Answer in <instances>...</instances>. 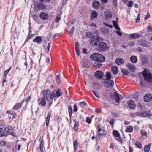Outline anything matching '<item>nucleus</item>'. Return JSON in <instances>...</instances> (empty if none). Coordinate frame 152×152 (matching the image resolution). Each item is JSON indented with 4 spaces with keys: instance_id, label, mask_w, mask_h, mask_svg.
<instances>
[{
    "instance_id": "obj_1",
    "label": "nucleus",
    "mask_w": 152,
    "mask_h": 152,
    "mask_svg": "<svg viewBox=\"0 0 152 152\" xmlns=\"http://www.w3.org/2000/svg\"><path fill=\"white\" fill-rule=\"evenodd\" d=\"M90 57L91 59L95 61L93 63L94 65L98 67H101L102 64L101 63L105 60L104 57L102 55L99 53H94L91 55Z\"/></svg>"
},
{
    "instance_id": "obj_2",
    "label": "nucleus",
    "mask_w": 152,
    "mask_h": 152,
    "mask_svg": "<svg viewBox=\"0 0 152 152\" xmlns=\"http://www.w3.org/2000/svg\"><path fill=\"white\" fill-rule=\"evenodd\" d=\"M53 94H52V93H51L50 90H48L44 92L43 98L49 102L48 103L49 107H50L52 104V99H53Z\"/></svg>"
},
{
    "instance_id": "obj_3",
    "label": "nucleus",
    "mask_w": 152,
    "mask_h": 152,
    "mask_svg": "<svg viewBox=\"0 0 152 152\" xmlns=\"http://www.w3.org/2000/svg\"><path fill=\"white\" fill-rule=\"evenodd\" d=\"M103 38L102 37L98 36H94L91 37L90 41L91 44L93 47L98 46L99 44Z\"/></svg>"
},
{
    "instance_id": "obj_4",
    "label": "nucleus",
    "mask_w": 152,
    "mask_h": 152,
    "mask_svg": "<svg viewBox=\"0 0 152 152\" xmlns=\"http://www.w3.org/2000/svg\"><path fill=\"white\" fill-rule=\"evenodd\" d=\"M143 74L145 80L152 85V74L145 70Z\"/></svg>"
},
{
    "instance_id": "obj_5",
    "label": "nucleus",
    "mask_w": 152,
    "mask_h": 152,
    "mask_svg": "<svg viewBox=\"0 0 152 152\" xmlns=\"http://www.w3.org/2000/svg\"><path fill=\"white\" fill-rule=\"evenodd\" d=\"M104 83L106 87L107 88H112L114 84V81L112 80H104Z\"/></svg>"
},
{
    "instance_id": "obj_6",
    "label": "nucleus",
    "mask_w": 152,
    "mask_h": 152,
    "mask_svg": "<svg viewBox=\"0 0 152 152\" xmlns=\"http://www.w3.org/2000/svg\"><path fill=\"white\" fill-rule=\"evenodd\" d=\"M98 46L99 50L102 51L105 50L107 48V46L106 44L104 42H100Z\"/></svg>"
},
{
    "instance_id": "obj_7",
    "label": "nucleus",
    "mask_w": 152,
    "mask_h": 152,
    "mask_svg": "<svg viewBox=\"0 0 152 152\" xmlns=\"http://www.w3.org/2000/svg\"><path fill=\"white\" fill-rule=\"evenodd\" d=\"M94 75L96 78L99 79H101L104 76V74L103 72L100 71H98L95 73Z\"/></svg>"
},
{
    "instance_id": "obj_8",
    "label": "nucleus",
    "mask_w": 152,
    "mask_h": 152,
    "mask_svg": "<svg viewBox=\"0 0 152 152\" xmlns=\"http://www.w3.org/2000/svg\"><path fill=\"white\" fill-rule=\"evenodd\" d=\"M111 98H113V97H114V99L115 100L116 102L118 103L120 101V97L119 96L118 94L116 92H114V95L113 94H111Z\"/></svg>"
},
{
    "instance_id": "obj_9",
    "label": "nucleus",
    "mask_w": 152,
    "mask_h": 152,
    "mask_svg": "<svg viewBox=\"0 0 152 152\" xmlns=\"http://www.w3.org/2000/svg\"><path fill=\"white\" fill-rule=\"evenodd\" d=\"M52 94H53V96L54 98L59 97L61 95L63 94V93L61 92V90L58 89L56 91V93L53 92H52Z\"/></svg>"
},
{
    "instance_id": "obj_10",
    "label": "nucleus",
    "mask_w": 152,
    "mask_h": 152,
    "mask_svg": "<svg viewBox=\"0 0 152 152\" xmlns=\"http://www.w3.org/2000/svg\"><path fill=\"white\" fill-rule=\"evenodd\" d=\"M100 3L99 2L96 0L94 1L92 3V6L94 8L95 10L98 9L100 7Z\"/></svg>"
},
{
    "instance_id": "obj_11",
    "label": "nucleus",
    "mask_w": 152,
    "mask_h": 152,
    "mask_svg": "<svg viewBox=\"0 0 152 152\" xmlns=\"http://www.w3.org/2000/svg\"><path fill=\"white\" fill-rule=\"evenodd\" d=\"M104 16L105 19L107 20H110L111 18L112 15L109 11L108 10L104 12Z\"/></svg>"
},
{
    "instance_id": "obj_12",
    "label": "nucleus",
    "mask_w": 152,
    "mask_h": 152,
    "mask_svg": "<svg viewBox=\"0 0 152 152\" xmlns=\"http://www.w3.org/2000/svg\"><path fill=\"white\" fill-rule=\"evenodd\" d=\"M127 103L128 107L131 109H133L135 107V104L132 100L129 101Z\"/></svg>"
},
{
    "instance_id": "obj_13",
    "label": "nucleus",
    "mask_w": 152,
    "mask_h": 152,
    "mask_svg": "<svg viewBox=\"0 0 152 152\" xmlns=\"http://www.w3.org/2000/svg\"><path fill=\"white\" fill-rule=\"evenodd\" d=\"M4 127L3 125H0V137L7 135L4 132Z\"/></svg>"
},
{
    "instance_id": "obj_14",
    "label": "nucleus",
    "mask_w": 152,
    "mask_h": 152,
    "mask_svg": "<svg viewBox=\"0 0 152 152\" xmlns=\"http://www.w3.org/2000/svg\"><path fill=\"white\" fill-rule=\"evenodd\" d=\"M40 18L43 20H46L48 18V15L44 12L41 13L39 15Z\"/></svg>"
},
{
    "instance_id": "obj_15",
    "label": "nucleus",
    "mask_w": 152,
    "mask_h": 152,
    "mask_svg": "<svg viewBox=\"0 0 152 152\" xmlns=\"http://www.w3.org/2000/svg\"><path fill=\"white\" fill-rule=\"evenodd\" d=\"M100 124H98V126L97 127V130H98V134L100 136H102L105 134V133H104V131L101 129L100 127Z\"/></svg>"
},
{
    "instance_id": "obj_16",
    "label": "nucleus",
    "mask_w": 152,
    "mask_h": 152,
    "mask_svg": "<svg viewBox=\"0 0 152 152\" xmlns=\"http://www.w3.org/2000/svg\"><path fill=\"white\" fill-rule=\"evenodd\" d=\"M127 66L130 70L132 72L134 71L135 70V67L134 65L130 63H128L127 64Z\"/></svg>"
},
{
    "instance_id": "obj_17",
    "label": "nucleus",
    "mask_w": 152,
    "mask_h": 152,
    "mask_svg": "<svg viewBox=\"0 0 152 152\" xmlns=\"http://www.w3.org/2000/svg\"><path fill=\"white\" fill-rule=\"evenodd\" d=\"M42 41V39L40 36L36 37L33 40V42H37V44H40Z\"/></svg>"
},
{
    "instance_id": "obj_18",
    "label": "nucleus",
    "mask_w": 152,
    "mask_h": 152,
    "mask_svg": "<svg viewBox=\"0 0 152 152\" xmlns=\"http://www.w3.org/2000/svg\"><path fill=\"white\" fill-rule=\"evenodd\" d=\"M91 16L90 19L91 20H94L96 18H97L98 14L97 12L95 11H93L91 13Z\"/></svg>"
},
{
    "instance_id": "obj_19",
    "label": "nucleus",
    "mask_w": 152,
    "mask_h": 152,
    "mask_svg": "<svg viewBox=\"0 0 152 152\" xmlns=\"http://www.w3.org/2000/svg\"><path fill=\"white\" fill-rule=\"evenodd\" d=\"M139 43L140 45L143 47H147L149 46L148 42L144 40L140 41L139 42Z\"/></svg>"
},
{
    "instance_id": "obj_20",
    "label": "nucleus",
    "mask_w": 152,
    "mask_h": 152,
    "mask_svg": "<svg viewBox=\"0 0 152 152\" xmlns=\"http://www.w3.org/2000/svg\"><path fill=\"white\" fill-rule=\"evenodd\" d=\"M115 63L118 65H120L124 63V60L122 58H118L116 59Z\"/></svg>"
},
{
    "instance_id": "obj_21",
    "label": "nucleus",
    "mask_w": 152,
    "mask_h": 152,
    "mask_svg": "<svg viewBox=\"0 0 152 152\" xmlns=\"http://www.w3.org/2000/svg\"><path fill=\"white\" fill-rule=\"evenodd\" d=\"M112 72L114 74H117L118 73V67L115 66H113L111 67Z\"/></svg>"
},
{
    "instance_id": "obj_22",
    "label": "nucleus",
    "mask_w": 152,
    "mask_h": 152,
    "mask_svg": "<svg viewBox=\"0 0 152 152\" xmlns=\"http://www.w3.org/2000/svg\"><path fill=\"white\" fill-rule=\"evenodd\" d=\"M38 102L39 104H41L43 106H45L46 104L45 99L43 98L42 99H39Z\"/></svg>"
},
{
    "instance_id": "obj_23",
    "label": "nucleus",
    "mask_w": 152,
    "mask_h": 152,
    "mask_svg": "<svg viewBox=\"0 0 152 152\" xmlns=\"http://www.w3.org/2000/svg\"><path fill=\"white\" fill-rule=\"evenodd\" d=\"M109 29L107 28H102L101 31L104 35H107L109 32Z\"/></svg>"
},
{
    "instance_id": "obj_24",
    "label": "nucleus",
    "mask_w": 152,
    "mask_h": 152,
    "mask_svg": "<svg viewBox=\"0 0 152 152\" xmlns=\"http://www.w3.org/2000/svg\"><path fill=\"white\" fill-rule=\"evenodd\" d=\"M131 61L134 63H136L137 60V58L135 56H132L130 58Z\"/></svg>"
},
{
    "instance_id": "obj_25",
    "label": "nucleus",
    "mask_w": 152,
    "mask_h": 152,
    "mask_svg": "<svg viewBox=\"0 0 152 152\" xmlns=\"http://www.w3.org/2000/svg\"><path fill=\"white\" fill-rule=\"evenodd\" d=\"M141 115L143 117H146L151 116V113L150 112L147 111L142 113Z\"/></svg>"
},
{
    "instance_id": "obj_26",
    "label": "nucleus",
    "mask_w": 152,
    "mask_h": 152,
    "mask_svg": "<svg viewBox=\"0 0 152 152\" xmlns=\"http://www.w3.org/2000/svg\"><path fill=\"white\" fill-rule=\"evenodd\" d=\"M22 106V104L20 103H18L16 104V105L13 107V109L17 110L19 109Z\"/></svg>"
},
{
    "instance_id": "obj_27",
    "label": "nucleus",
    "mask_w": 152,
    "mask_h": 152,
    "mask_svg": "<svg viewBox=\"0 0 152 152\" xmlns=\"http://www.w3.org/2000/svg\"><path fill=\"white\" fill-rule=\"evenodd\" d=\"M151 145L150 143L148 144V145H145L144 147V151L145 152H149L150 147Z\"/></svg>"
},
{
    "instance_id": "obj_28",
    "label": "nucleus",
    "mask_w": 152,
    "mask_h": 152,
    "mask_svg": "<svg viewBox=\"0 0 152 152\" xmlns=\"http://www.w3.org/2000/svg\"><path fill=\"white\" fill-rule=\"evenodd\" d=\"M7 133L11 134L12 133L13 129L10 126H8L6 127V129Z\"/></svg>"
},
{
    "instance_id": "obj_29",
    "label": "nucleus",
    "mask_w": 152,
    "mask_h": 152,
    "mask_svg": "<svg viewBox=\"0 0 152 152\" xmlns=\"http://www.w3.org/2000/svg\"><path fill=\"white\" fill-rule=\"evenodd\" d=\"M139 37V34L136 33L131 34L130 36V38L133 39H137Z\"/></svg>"
},
{
    "instance_id": "obj_30",
    "label": "nucleus",
    "mask_w": 152,
    "mask_h": 152,
    "mask_svg": "<svg viewBox=\"0 0 152 152\" xmlns=\"http://www.w3.org/2000/svg\"><path fill=\"white\" fill-rule=\"evenodd\" d=\"M51 115V113L50 112L49 113H48L47 114V116L46 119V126H47L48 125V124L49 122V120L50 118Z\"/></svg>"
},
{
    "instance_id": "obj_31",
    "label": "nucleus",
    "mask_w": 152,
    "mask_h": 152,
    "mask_svg": "<svg viewBox=\"0 0 152 152\" xmlns=\"http://www.w3.org/2000/svg\"><path fill=\"white\" fill-rule=\"evenodd\" d=\"M113 24L114 26L116 28V29L120 31V28L118 27V24L116 21L115 20L113 21Z\"/></svg>"
},
{
    "instance_id": "obj_32",
    "label": "nucleus",
    "mask_w": 152,
    "mask_h": 152,
    "mask_svg": "<svg viewBox=\"0 0 152 152\" xmlns=\"http://www.w3.org/2000/svg\"><path fill=\"white\" fill-rule=\"evenodd\" d=\"M133 127L131 126H128L126 129V132L129 133L132 132L133 131Z\"/></svg>"
},
{
    "instance_id": "obj_33",
    "label": "nucleus",
    "mask_w": 152,
    "mask_h": 152,
    "mask_svg": "<svg viewBox=\"0 0 152 152\" xmlns=\"http://www.w3.org/2000/svg\"><path fill=\"white\" fill-rule=\"evenodd\" d=\"M106 78L104 80H111V76L110 72H107L106 75Z\"/></svg>"
},
{
    "instance_id": "obj_34",
    "label": "nucleus",
    "mask_w": 152,
    "mask_h": 152,
    "mask_svg": "<svg viewBox=\"0 0 152 152\" xmlns=\"http://www.w3.org/2000/svg\"><path fill=\"white\" fill-rule=\"evenodd\" d=\"M144 99L145 101L149 102L151 100L152 98L149 97L148 95H145L144 97Z\"/></svg>"
},
{
    "instance_id": "obj_35",
    "label": "nucleus",
    "mask_w": 152,
    "mask_h": 152,
    "mask_svg": "<svg viewBox=\"0 0 152 152\" xmlns=\"http://www.w3.org/2000/svg\"><path fill=\"white\" fill-rule=\"evenodd\" d=\"M121 71L123 74L124 75H127L129 74L128 71L124 68H122L121 69Z\"/></svg>"
},
{
    "instance_id": "obj_36",
    "label": "nucleus",
    "mask_w": 152,
    "mask_h": 152,
    "mask_svg": "<svg viewBox=\"0 0 152 152\" xmlns=\"http://www.w3.org/2000/svg\"><path fill=\"white\" fill-rule=\"evenodd\" d=\"M38 7L39 9L42 10L46 8V6L45 4H39L38 5Z\"/></svg>"
},
{
    "instance_id": "obj_37",
    "label": "nucleus",
    "mask_w": 152,
    "mask_h": 152,
    "mask_svg": "<svg viewBox=\"0 0 152 152\" xmlns=\"http://www.w3.org/2000/svg\"><path fill=\"white\" fill-rule=\"evenodd\" d=\"M56 83L57 85H58L60 83V79L58 75H57L56 76Z\"/></svg>"
},
{
    "instance_id": "obj_38",
    "label": "nucleus",
    "mask_w": 152,
    "mask_h": 152,
    "mask_svg": "<svg viewBox=\"0 0 152 152\" xmlns=\"http://www.w3.org/2000/svg\"><path fill=\"white\" fill-rule=\"evenodd\" d=\"M113 134L116 137H118L120 136L118 132L117 131L114 130L113 131Z\"/></svg>"
},
{
    "instance_id": "obj_39",
    "label": "nucleus",
    "mask_w": 152,
    "mask_h": 152,
    "mask_svg": "<svg viewBox=\"0 0 152 152\" xmlns=\"http://www.w3.org/2000/svg\"><path fill=\"white\" fill-rule=\"evenodd\" d=\"M92 91L93 93V94H94V95L96 96L97 98H100V94H99L97 92H96L94 90H92Z\"/></svg>"
},
{
    "instance_id": "obj_40",
    "label": "nucleus",
    "mask_w": 152,
    "mask_h": 152,
    "mask_svg": "<svg viewBox=\"0 0 152 152\" xmlns=\"http://www.w3.org/2000/svg\"><path fill=\"white\" fill-rule=\"evenodd\" d=\"M134 3L132 1H129L127 4V5L128 7H131L133 5Z\"/></svg>"
},
{
    "instance_id": "obj_41",
    "label": "nucleus",
    "mask_w": 152,
    "mask_h": 152,
    "mask_svg": "<svg viewBox=\"0 0 152 152\" xmlns=\"http://www.w3.org/2000/svg\"><path fill=\"white\" fill-rule=\"evenodd\" d=\"M82 66L83 67L85 68H88L89 66V65L88 63H86L85 62H83V63Z\"/></svg>"
},
{
    "instance_id": "obj_42",
    "label": "nucleus",
    "mask_w": 152,
    "mask_h": 152,
    "mask_svg": "<svg viewBox=\"0 0 152 152\" xmlns=\"http://www.w3.org/2000/svg\"><path fill=\"white\" fill-rule=\"evenodd\" d=\"M75 51L77 56H78L80 55V49L79 47L75 48Z\"/></svg>"
},
{
    "instance_id": "obj_43",
    "label": "nucleus",
    "mask_w": 152,
    "mask_h": 152,
    "mask_svg": "<svg viewBox=\"0 0 152 152\" xmlns=\"http://www.w3.org/2000/svg\"><path fill=\"white\" fill-rule=\"evenodd\" d=\"M68 111L69 113L70 117H71L72 115V107L71 106H69L68 107Z\"/></svg>"
},
{
    "instance_id": "obj_44",
    "label": "nucleus",
    "mask_w": 152,
    "mask_h": 152,
    "mask_svg": "<svg viewBox=\"0 0 152 152\" xmlns=\"http://www.w3.org/2000/svg\"><path fill=\"white\" fill-rule=\"evenodd\" d=\"M141 133L142 134V136H147V133L143 130H141Z\"/></svg>"
},
{
    "instance_id": "obj_45",
    "label": "nucleus",
    "mask_w": 152,
    "mask_h": 152,
    "mask_svg": "<svg viewBox=\"0 0 152 152\" xmlns=\"http://www.w3.org/2000/svg\"><path fill=\"white\" fill-rule=\"evenodd\" d=\"M113 6L116 7L117 6V0H113Z\"/></svg>"
},
{
    "instance_id": "obj_46",
    "label": "nucleus",
    "mask_w": 152,
    "mask_h": 152,
    "mask_svg": "<svg viewBox=\"0 0 152 152\" xmlns=\"http://www.w3.org/2000/svg\"><path fill=\"white\" fill-rule=\"evenodd\" d=\"M74 148L76 149L77 147V143L76 140H74L73 142Z\"/></svg>"
},
{
    "instance_id": "obj_47",
    "label": "nucleus",
    "mask_w": 152,
    "mask_h": 152,
    "mask_svg": "<svg viewBox=\"0 0 152 152\" xmlns=\"http://www.w3.org/2000/svg\"><path fill=\"white\" fill-rule=\"evenodd\" d=\"M40 150L41 152H43L45 150V148L44 146V145H40Z\"/></svg>"
},
{
    "instance_id": "obj_48",
    "label": "nucleus",
    "mask_w": 152,
    "mask_h": 152,
    "mask_svg": "<svg viewBox=\"0 0 152 152\" xmlns=\"http://www.w3.org/2000/svg\"><path fill=\"white\" fill-rule=\"evenodd\" d=\"M89 26L91 27L93 26L95 28L97 27L95 23H90L89 24Z\"/></svg>"
},
{
    "instance_id": "obj_49",
    "label": "nucleus",
    "mask_w": 152,
    "mask_h": 152,
    "mask_svg": "<svg viewBox=\"0 0 152 152\" xmlns=\"http://www.w3.org/2000/svg\"><path fill=\"white\" fill-rule=\"evenodd\" d=\"M75 30V28L74 27H72L70 31L69 32V34L71 36H72L73 33V31Z\"/></svg>"
},
{
    "instance_id": "obj_50",
    "label": "nucleus",
    "mask_w": 152,
    "mask_h": 152,
    "mask_svg": "<svg viewBox=\"0 0 152 152\" xmlns=\"http://www.w3.org/2000/svg\"><path fill=\"white\" fill-rule=\"evenodd\" d=\"M50 44V43H49L48 44V46H47L46 48L45 49L47 53H48L49 51Z\"/></svg>"
},
{
    "instance_id": "obj_51",
    "label": "nucleus",
    "mask_w": 152,
    "mask_h": 152,
    "mask_svg": "<svg viewBox=\"0 0 152 152\" xmlns=\"http://www.w3.org/2000/svg\"><path fill=\"white\" fill-rule=\"evenodd\" d=\"M135 145L137 146L139 148H141L142 145L139 142H136L135 143Z\"/></svg>"
},
{
    "instance_id": "obj_52",
    "label": "nucleus",
    "mask_w": 152,
    "mask_h": 152,
    "mask_svg": "<svg viewBox=\"0 0 152 152\" xmlns=\"http://www.w3.org/2000/svg\"><path fill=\"white\" fill-rule=\"evenodd\" d=\"M131 117L132 118H135L137 116V113H132L130 114Z\"/></svg>"
},
{
    "instance_id": "obj_53",
    "label": "nucleus",
    "mask_w": 152,
    "mask_h": 152,
    "mask_svg": "<svg viewBox=\"0 0 152 152\" xmlns=\"http://www.w3.org/2000/svg\"><path fill=\"white\" fill-rule=\"evenodd\" d=\"M6 144V142L4 141H2L0 142V145L1 146H4Z\"/></svg>"
},
{
    "instance_id": "obj_54",
    "label": "nucleus",
    "mask_w": 152,
    "mask_h": 152,
    "mask_svg": "<svg viewBox=\"0 0 152 152\" xmlns=\"http://www.w3.org/2000/svg\"><path fill=\"white\" fill-rule=\"evenodd\" d=\"M31 99V97L29 96L28 98H26L25 99H23L22 101V102L23 103L24 102H28L30 99Z\"/></svg>"
},
{
    "instance_id": "obj_55",
    "label": "nucleus",
    "mask_w": 152,
    "mask_h": 152,
    "mask_svg": "<svg viewBox=\"0 0 152 152\" xmlns=\"http://www.w3.org/2000/svg\"><path fill=\"white\" fill-rule=\"evenodd\" d=\"M86 121L88 123L90 124L91 123V120L90 119L89 117H87L86 118Z\"/></svg>"
},
{
    "instance_id": "obj_56",
    "label": "nucleus",
    "mask_w": 152,
    "mask_h": 152,
    "mask_svg": "<svg viewBox=\"0 0 152 152\" xmlns=\"http://www.w3.org/2000/svg\"><path fill=\"white\" fill-rule=\"evenodd\" d=\"M60 19V17L59 16H57L55 20V21L56 23H58Z\"/></svg>"
},
{
    "instance_id": "obj_57",
    "label": "nucleus",
    "mask_w": 152,
    "mask_h": 152,
    "mask_svg": "<svg viewBox=\"0 0 152 152\" xmlns=\"http://www.w3.org/2000/svg\"><path fill=\"white\" fill-rule=\"evenodd\" d=\"M147 30L149 32H152V27L149 26L147 28Z\"/></svg>"
},
{
    "instance_id": "obj_58",
    "label": "nucleus",
    "mask_w": 152,
    "mask_h": 152,
    "mask_svg": "<svg viewBox=\"0 0 152 152\" xmlns=\"http://www.w3.org/2000/svg\"><path fill=\"white\" fill-rule=\"evenodd\" d=\"M140 14H138L137 17V18L136 19V22H138L140 21Z\"/></svg>"
},
{
    "instance_id": "obj_59",
    "label": "nucleus",
    "mask_w": 152,
    "mask_h": 152,
    "mask_svg": "<svg viewBox=\"0 0 152 152\" xmlns=\"http://www.w3.org/2000/svg\"><path fill=\"white\" fill-rule=\"evenodd\" d=\"M86 104L85 102H82L79 103V105L81 106H83L84 105H86Z\"/></svg>"
},
{
    "instance_id": "obj_60",
    "label": "nucleus",
    "mask_w": 152,
    "mask_h": 152,
    "mask_svg": "<svg viewBox=\"0 0 152 152\" xmlns=\"http://www.w3.org/2000/svg\"><path fill=\"white\" fill-rule=\"evenodd\" d=\"M74 109H73V111L74 112H76L77 110V106L76 104H74Z\"/></svg>"
},
{
    "instance_id": "obj_61",
    "label": "nucleus",
    "mask_w": 152,
    "mask_h": 152,
    "mask_svg": "<svg viewBox=\"0 0 152 152\" xmlns=\"http://www.w3.org/2000/svg\"><path fill=\"white\" fill-rule=\"evenodd\" d=\"M78 128V126L76 123H75L74 126V129L75 130H76Z\"/></svg>"
},
{
    "instance_id": "obj_62",
    "label": "nucleus",
    "mask_w": 152,
    "mask_h": 152,
    "mask_svg": "<svg viewBox=\"0 0 152 152\" xmlns=\"http://www.w3.org/2000/svg\"><path fill=\"white\" fill-rule=\"evenodd\" d=\"M150 17V14L149 13H148L147 15L145 16L144 18V19L145 20L148 19Z\"/></svg>"
},
{
    "instance_id": "obj_63",
    "label": "nucleus",
    "mask_w": 152,
    "mask_h": 152,
    "mask_svg": "<svg viewBox=\"0 0 152 152\" xmlns=\"http://www.w3.org/2000/svg\"><path fill=\"white\" fill-rule=\"evenodd\" d=\"M114 119H112L110 122V124L112 125H113L114 124Z\"/></svg>"
},
{
    "instance_id": "obj_64",
    "label": "nucleus",
    "mask_w": 152,
    "mask_h": 152,
    "mask_svg": "<svg viewBox=\"0 0 152 152\" xmlns=\"http://www.w3.org/2000/svg\"><path fill=\"white\" fill-rule=\"evenodd\" d=\"M129 45L130 46H133L135 45V44L134 42H131L129 44Z\"/></svg>"
}]
</instances>
